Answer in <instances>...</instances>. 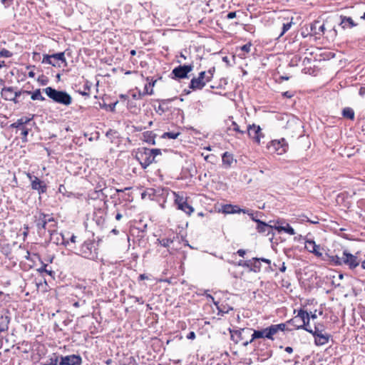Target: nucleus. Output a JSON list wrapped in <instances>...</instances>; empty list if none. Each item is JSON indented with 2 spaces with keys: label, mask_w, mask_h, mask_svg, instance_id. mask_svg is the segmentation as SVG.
<instances>
[{
  "label": "nucleus",
  "mask_w": 365,
  "mask_h": 365,
  "mask_svg": "<svg viewBox=\"0 0 365 365\" xmlns=\"http://www.w3.org/2000/svg\"><path fill=\"white\" fill-rule=\"evenodd\" d=\"M43 91L53 102L62 104L63 106H69L72 103V98L65 91H58L52 87H47Z\"/></svg>",
  "instance_id": "obj_2"
},
{
  "label": "nucleus",
  "mask_w": 365,
  "mask_h": 365,
  "mask_svg": "<svg viewBox=\"0 0 365 365\" xmlns=\"http://www.w3.org/2000/svg\"><path fill=\"white\" fill-rule=\"evenodd\" d=\"M178 237L177 234H175L173 232L169 234L167 237L159 238L157 240V242L163 247H170V244H172L175 239Z\"/></svg>",
  "instance_id": "obj_21"
},
{
  "label": "nucleus",
  "mask_w": 365,
  "mask_h": 365,
  "mask_svg": "<svg viewBox=\"0 0 365 365\" xmlns=\"http://www.w3.org/2000/svg\"><path fill=\"white\" fill-rule=\"evenodd\" d=\"M56 235L57 237L55 243H56L57 245H64L65 246H66L68 244V241L65 240L64 236L62 234L58 233V235Z\"/></svg>",
  "instance_id": "obj_45"
},
{
  "label": "nucleus",
  "mask_w": 365,
  "mask_h": 365,
  "mask_svg": "<svg viewBox=\"0 0 365 365\" xmlns=\"http://www.w3.org/2000/svg\"><path fill=\"white\" fill-rule=\"evenodd\" d=\"M292 24V21H290L283 24L282 31L279 34V37L282 36L287 31L290 29Z\"/></svg>",
  "instance_id": "obj_48"
},
{
  "label": "nucleus",
  "mask_w": 365,
  "mask_h": 365,
  "mask_svg": "<svg viewBox=\"0 0 365 365\" xmlns=\"http://www.w3.org/2000/svg\"><path fill=\"white\" fill-rule=\"evenodd\" d=\"M158 101L160 102V104L158 107L155 106L154 108L156 113L162 115L168 110V107L166 105L171 101V99L158 100Z\"/></svg>",
  "instance_id": "obj_26"
},
{
  "label": "nucleus",
  "mask_w": 365,
  "mask_h": 365,
  "mask_svg": "<svg viewBox=\"0 0 365 365\" xmlns=\"http://www.w3.org/2000/svg\"><path fill=\"white\" fill-rule=\"evenodd\" d=\"M342 115L344 117L351 120L354 119V112L353 109L350 108H345L342 111Z\"/></svg>",
  "instance_id": "obj_42"
},
{
  "label": "nucleus",
  "mask_w": 365,
  "mask_h": 365,
  "mask_svg": "<svg viewBox=\"0 0 365 365\" xmlns=\"http://www.w3.org/2000/svg\"><path fill=\"white\" fill-rule=\"evenodd\" d=\"M82 358L79 354L59 356V365H81Z\"/></svg>",
  "instance_id": "obj_11"
},
{
  "label": "nucleus",
  "mask_w": 365,
  "mask_h": 365,
  "mask_svg": "<svg viewBox=\"0 0 365 365\" xmlns=\"http://www.w3.org/2000/svg\"><path fill=\"white\" fill-rule=\"evenodd\" d=\"M329 33L331 36V37L334 38L336 36V31L334 28L331 29L330 31H329Z\"/></svg>",
  "instance_id": "obj_62"
},
{
  "label": "nucleus",
  "mask_w": 365,
  "mask_h": 365,
  "mask_svg": "<svg viewBox=\"0 0 365 365\" xmlns=\"http://www.w3.org/2000/svg\"><path fill=\"white\" fill-rule=\"evenodd\" d=\"M251 262L252 260L250 259V260H247V261H240L238 264L240 266H242V267H247L249 269H250V264H251Z\"/></svg>",
  "instance_id": "obj_54"
},
{
  "label": "nucleus",
  "mask_w": 365,
  "mask_h": 365,
  "mask_svg": "<svg viewBox=\"0 0 365 365\" xmlns=\"http://www.w3.org/2000/svg\"><path fill=\"white\" fill-rule=\"evenodd\" d=\"M269 223H273V228L278 231V232H284L290 235H294L295 234L294 230L289 223L282 219L269 221Z\"/></svg>",
  "instance_id": "obj_9"
},
{
  "label": "nucleus",
  "mask_w": 365,
  "mask_h": 365,
  "mask_svg": "<svg viewBox=\"0 0 365 365\" xmlns=\"http://www.w3.org/2000/svg\"><path fill=\"white\" fill-rule=\"evenodd\" d=\"M222 161L225 168H228L231 167L234 162L233 155L227 152H225L222 156Z\"/></svg>",
  "instance_id": "obj_31"
},
{
  "label": "nucleus",
  "mask_w": 365,
  "mask_h": 365,
  "mask_svg": "<svg viewBox=\"0 0 365 365\" xmlns=\"http://www.w3.org/2000/svg\"><path fill=\"white\" fill-rule=\"evenodd\" d=\"M41 264H42V266L38 269V271L40 273L46 272V274H48L50 276H53L55 274V272L53 270L47 269V266H48L47 264H45L43 262H41Z\"/></svg>",
  "instance_id": "obj_43"
},
{
  "label": "nucleus",
  "mask_w": 365,
  "mask_h": 365,
  "mask_svg": "<svg viewBox=\"0 0 365 365\" xmlns=\"http://www.w3.org/2000/svg\"><path fill=\"white\" fill-rule=\"evenodd\" d=\"M56 227H53V222H51V225H48V232H50V235L53 237L54 235H58L56 231L55 230Z\"/></svg>",
  "instance_id": "obj_55"
},
{
  "label": "nucleus",
  "mask_w": 365,
  "mask_h": 365,
  "mask_svg": "<svg viewBox=\"0 0 365 365\" xmlns=\"http://www.w3.org/2000/svg\"><path fill=\"white\" fill-rule=\"evenodd\" d=\"M287 322L286 323H281L278 324H272L271 325L272 330L271 333H273V335L276 334L279 331H292V329H289L287 327Z\"/></svg>",
  "instance_id": "obj_30"
},
{
  "label": "nucleus",
  "mask_w": 365,
  "mask_h": 365,
  "mask_svg": "<svg viewBox=\"0 0 365 365\" xmlns=\"http://www.w3.org/2000/svg\"><path fill=\"white\" fill-rule=\"evenodd\" d=\"M42 63L50 64L55 67L60 66V65L58 63H57V62L53 61L51 55H48V54L43 55Z\"/></svg>",
  "instance_id": "obj_40"
},
{
  "label": "nucleus",
  "mask_w": 365,
  "mask_h": 365,
  "mask_svg": "<svg viewBox=\"0 0 365 365\" xmlns=\"http://www.w3.org/2000/svg\"><path fill=\"white\" fill-rule=\"evenodd\" d=\"M23 93L31 94V98L33 101H36V100H38L41 101H45V98L41 95V90L39 88L35 90L33 93H31V91H23Z\"/></svg>",
  "instance_id": "obj_33"
},
{
  "label": "nucleus",
  "mask_w": 365,
  "mask_h": 365,
  "mask_svg": "<svg viewBox=\"0 0 365 365\" xmlns=\"http://www.w3.org/2000/svg\"><path fill=\"white\" fill-rule=\"evenodd\" d=\"M251 46H252V43H247L243 45L242 46L240 47L239 49H240V52L238 53V56L241 58H245V54L250 51Z\"/></svg>",
  "instance_id": "obj_37"
},
{
  "label": "nucleus",
  "mask_w": 365,
  "mask_h": 365,
  "mask_svg": "<svg viewBox=\"0 0 365 365\" xmlns=\"http://www.w3.org/2000/svg\"><path fill=\"white\" fill-rule=\"evenodd\" d=\"M314 337V343L317 346H323L329 342L330 334L327 333H317Z\"/></svg>",
  "instance_id": "obj_24"
},
{
  "label": "nucleus",
  "mask_w": 365,
  "mask_h": 365,
  "mask_svg": "<svg viewBox=\"0 0 365 365\" xmlns=\"http://www.w3.org/2000/svg\"><path fill=\"white\" fill-rule=\"evenodd\" d=\"M294 94L290 91H285L282 93V96L287 98L293 97Z\"/></svg>",
  "instance_id": "obj_57"
},
{
  "label": "nucleus",
  "mask_w": 365,
  "mask_h": 365,
  "mask_svg": "<svg viewBox=\"0 0 365 365\" xmlns=\"http://www.w3.org/2000/svg\"><path fill=\"white\" fill-rule=\"evenodd\" d=\"M271 152L276 153L277 155H282L288 150V143L284 138L279 140H273L267 145Z\"/></svg>",
  "instance_id": "obj_5"
},
{
  "label": "nucleus",
  "mask_w": 365,
  "mask_h": 365,
  "mask_svg": "<svg viewBox=\"0 0 365 365\" xmlns=\"http://www.w3.org/2000/svg\"><path fill=\"white\" fill-rule=\"evenodd\" d=\"M310 29L312 35L314 36L317 38H319L324 34V24H321L320 21H315L311 24Z\"/></svg>",
  "instance_id": "obj_17"
},
{
  "label": "nucleus",
  "mask_w": 365,
  "mask_h": 365,
  "mask_svg": "<svg viewBox=\"0 0 365 365\" xmlns=\"http://www.w3.org/2000/svg\"><path fill=\"white\" fill-rule=\"evenodd\" d=\"M175 195V204L176 205L178 210L183 211L184 212L190 215L194 209L192 206L187 204L186 200L179 194L174 192Z\"/></svg>",
  "instance_id": "obj_12"
},
{
  "label": "nucleus",
  "mask_w": 365,
  "mask_h": 365,
  "mask_svg": "<svg viewBox=\"0 0 365 365\" xmlns=\"http://www.w3.org/2000/svg\"><path fill=\"white\" fill-rule=\"evenodd\" d=\"M251 329H240L239 330L231 332V338L233 341L237 343L239 341L243 339L242 334L250 333Z\"/></svg>",
  "instance_id": "obj_27"
},
{
  "label": "nucleus",
  "mask_w": 365,
  "mask_h": 365,
  "mask_svg": "<svg viewBox=\"0 0 365 365\" xmlns=\"http://www.w3.org/2000/svg\"><path fill=\"white\" fill-rule=\"evenodd\" d=\"M180 135V133H175V132H166L164 133L162 135L163 138H168L170 139H176L178 135Z\"/></svg>",
  "instance_id": "obj_46"
},
{
  "label": "nucleus",
  "mask_w": 365,
  "mask_h": 365,
  "mask_svg": "<svg viewBox=\"0 0 365 365\" xmlns=\"http://www.w3.org/2000/svg\"><path fill=\"white\" fill-rule=\"evenodd\" d=\"M236 17V12L235 11H231V12H229L227 16H226V18L227 19H232Z\"/></svg>",
  "instance_id": "obj_58"
},
{
  "label": "nucleus",
  "mask_w": 365,
  "mask_h": 365,
  "mask_svg": "<svg viewBox=\"0 0 365 365\" xmlns=\"http://www.w3.org/2000/svg\"><path fill=\"white\" fill-rule=\"evenodd\" d=\"M92 86V83L88 80L83 81V83L76 85V92L81 94L83 96L90 97L91 88Z\"/></svg>",
  "instance_id": "obj_16"
},
{
  "label": "nucleus",
  "mask_w": 365,
  "mask_h": 365,
  "mask_svg": "<svg viewBox=\"0 0 365 365\" xmlns=\"http://www.w3.org/2000/svg\"><path fill=\"white\" fill-rule=\"evenodd\" d=\"M206 299H207V305L209 304L213 303L216 306L219 312L227 313L228 312V311H222V310L220 309V308L217 306V303L214 301V298L210 294H207Z\"/></svg>",
  "instance_id": "obj_44"
},
{
  "label": "nucleus",
  "mask_w": 365,
  "mask_h": 365,
  "mask_svg": "<svg viewBox=\"0 0 365 365\" xmlns=\"http://www.w3.org/2000/svg\"><path fill=\"white\" fill-rule=\"evenodd\" d=\"M205 75V71H201L199 74L198 78H193L190 81V88L193 90L202 89L205 85V83L202 82V79Z\"/></svg>",
  "instance_id": "obj_20"
},
{
  "label": "nucleus",
  "mask_w": 365,
  "mask_h": 365,
  "mask_svg": "<svg viewBox=\"0 0 365 365\" xmlns=\"http://www.w3.org/2000/svg\"><path fill=\"white\" fill-rule=\"evenodd\" d=\"M35 123L33 122L32 124L25 125L23 127L19 128L18 130H21V140L23 142H27V136L29 135V131L31 130V127L34 125Z\"/></svg>",
  "instance_id": "obj_32"
},
{
  "label": "nucleus",
  "mask_w": 365,
  "mask_h": 365,
  "mask_svg": "<svg viewBox=\"0 0 365 365\" xmlns=\"http://www.w3.org/2000/svg\"><path fill=\"white\" fill-rule=\"evenodd\" d=\"M330 261L335 266H341L343 265V255L341 257H339L338 255H331L329 256Z\"/></svg>",
  "instance_id": "obj_38"
},
{
  "label": "nucleus",
  "mask_w": 365,
  "mask_h": 365,
  "mask_svg": "<svg viewBox=\"0 0 365 365\" xmlns=\"http://www.w3.org/2000/svg\"><path fill=\"white\" fill-rule=\"evenodd\" d=\"M305 249L310 253L314 254L317 257H322V252L320 245H317L312 240L306 239L304 241Z\"/></svg>",
  "instance_id": "obj_15"
},
{
  "label": "nucleus",
  "mask_w": 365,
  "mask_h": 365,
  "mask_svg": "<svg viewBox=\"0 0 365 365\" xmlns=\"http://www.w3.org/2000/svg\"><path fill=\"white\" fill-rule=\"evenodd\" d=\"M21 93H23V91H14L13 87H4L1 91V96L4 100L14 101L15 103H19L17 98Z\"/></svg>",
  "instance_id": "obj_8"
},
{
  "label": "nucleus",
  "mask_w": 365,
  "mask_h": 365,
  "mask_svg": "<svg viewBox=\"0 0 365 365\" xmlns=\"http://www.w3.org/2000/svg\"><path fill=\"white\" fill-rule=\"evenodd\" d=\"M53 61L57 62L58 63V61H61L62 63H66V58L64 52H59L57 53H54L51 55Z\"/></svg>",
  "instance_id": "obj_39"
},
{
  "label": "nucleus",
  "mask_w": 365,
  "mask_h": 365,
  "mask_svg": "<svg viewBox=\"0 0 365 365\" xmlns=\"http://www.w3.org/2000/svg\"><path fill=\"white\" fill-rule=\"evenodd\" d=\"M81 257L96 261L98 258V249L94 240H86L80 246L78 252H77Z\"/></svg>",
  "instance_id": "obj_1"
},
{
  "label": "nucleus",
  "mask_w": 365,
  "mask_h": 365,
  "mask_svg": "<svg viewBox=\"0 0 365 365\" xmlns=\"http://www.w3.org/2000/svg\"><path fill=\"white\" fill-rule=\"evenodd\" d=\"M319 327H323V325L319 324H316V325L314 326V329H312V332H309V333H310V334H312L313 335V336H316V334H317V333H319H319L323 332V330H322V329H321L319 328Z\"/></svg>",
  "instance_id": "obj_51"
},
{
  "label": "nucleus",
  "mask_w": 365,
  "mask_h": 365,
  "mask_svg": "<svg viewBox=\"0 0 365 365\" xmlns=\"http://www.w3.org/2000/svg\"><path fill=\"white\" fill-rule=\"evenodd\" d=\"M242 212L245 214H247L253 220L254 222L259 223V221H261L259 219H258V217H262L263 215L262 212H254L252 210L250 209H243L242 210Z\"/></svg>",
  "instance_id": "obj_28"
},
{
  "label": "nucleus",
  "mask_w": 365,
  "mask_h": 365,
  "mask_svg": "<svg viewBox=\"0 0 365 365\" xmlns=\"http://www.w3.org/2000/svg\"><path fill=\"white\" fill-rule=\"evenodd\" d=\"M272 328L271 326L263 329L262 330H254L253 334H252L251 339L250 341H245L242 343L243 346H247L249 344H251L255 339L259 338H267L269 339L273 340V333H271Z\"/></svg>",
  "instance_id": "obj_7"
},
{
  "label": "nucleus",
  "mask_w": 365,
  "mask_h": 365,
  "mask_svg": "<svg viewBox=\"0 0 365 365\" xmlns=\"http://www.w3.org/2000/svg\"><path fill=\"white\" fill-rule=\"evenodd\" d=\"M35 222L38 232L41 230L46 229V221L45 220L46 214L41 212H39L38 215L35 216Z\"/></svg>",
  "instance_id": "obj_22"
},
{
  "label": "nucleus",
  "mask_w": 365,
  "mask_h": 365,
  "mask_svg": "<svg viewBox=\"0 0 365 365\" xmlns=\"http://www.w3.org/2000/svg\"><path fill=\"white\" fill-rule=\"evenodd\" d=\"M1 3L5 5V7H9L13 2V0H1Z\"/></svg>",
  "instance_id": "obj_60"
},
{
  "label": "nucleus",
  "mask_w": 365,
  "mask_h": 365,
  "mask_svg": "<svg viewBox=\"0 0 365 365\" xmlns=\"http://www.w3.org/2000/svg\"><path fill=\"white\" fill-rule=\"evenodd\" d=\"M250 264V271L254 272H259L261 270V263L259 262V260L258 258H252Z\"/></svg>",
  "instance_id": "obj_36"
},
{
  "label": "nucleus",
  "mask_w": 365,
  "mask_h": 365,
  "mask_svg": "<svg viewBox=\"0 0 365 365\" xmlns=\"http://www.w3.org/2000/svg\"><path fill=\"white\" fill-rule=\"evenodd\" d=\"M227 84V81L226 79L225 78H222L220 79V82L218 84H215V86H212L211 85L210 86V88L212 89V88H225V86Z\"/></svg>",
  "instance_id": "obj_47"
},
{
  "label": "nucleus",
  "mask_w": 365,
  "mask_h": 365,
  "mask_svg": "<svg viewBox=\"0 0 365 365\" xmlns=\"http://www.w3.org/2000/svg\"><path fill=\"white\" fill-rule=\"evenodd\" d=\"M242 209L240 208L237 205L227 204L221 206V208H220L218 211L225 214H235L242 212Z\"/></svg>",
  "instance_id": "obj_23"
},
{
  "label": "nucleus",
  "mask_w": 365,
  "mask_h": 365,
  "mask_svg": "<svg viewBox=\"0 0 365 365\" xmlns=\"http://www.w3.org/2000/svg\"><path fill=\"white\" fill-rule=\"evenodd\" d=\"M34 115L31 118L29 117H22L18 119L16 122L11 124V127L14 128L19 129L21 127L24 126L25 125H30V123L32 121Z\"/></svg>",
  "instance_id": "obj_25"
},
{
  "label": "nucleus",
  "mask_w": 365,
  "mask_h": 365,
  "mask_svg": "<svg viewBox=\"0 0 365 365\" xmlns=\"http://www.w3.org/2000/svg\"><path fill=\"white\" fill-rule=\"evenodd\" d=\"M343 264L349 267L350 269L357 267L361 261L358 257L349 253L346 250L343 251Z\"/></svg>",
  "instance_id": "obj_10"
},
{
  "label": "nucleus",
  "mask_w": 365,
  "mask_h": 365,
  "mask_svg": "<svg viewBox=\"0 0 365 365\" xmlns=\"http://www.w3.org/2000/svg\"><path fill=\"white\" fill-rule=\"evenodd\" d=\"M6 323L5 324H3V323H0V331H4L8 329V324L9 322V317H6Z\"/></svg>",
  "instance_id": "obj_53"
},
{
  "label": "nucleus",
  "mask_w": 365,
  "mask_h": 365,
  "mask_svg": "<svg viewBox=\"0 0 365 365\" xmlns=\"http://www.w3.org/2000/svg\"><path fill=\"white\" fill-rule=\"evenodd\" d=\"M225 130L230 135L235 136L237 138H240L242 135L246 133V130L242 129L241 125L235 122L232 116H230L225 120Z\"/></svg>",
  "instance_id": "obj_3"
},
{
  "label": "nucleus",
  "mask_w": 365,
  "mask_h": 365,
  "mask_svg": "<svg viewBox=\"0 0 365 365\" xmlns=\"http://www.w3.org/2000/svg\"><path fill=\"white\" fill-rule=\"evenodd\" d=\"M59 364V355L56 353L52 354L48 356V359L45 363H42L41 365H58Z\"/></svg>",
  "instance_id": "obj_34"
},
{
  "label": "nucleus",
  "mask_w": 365,
  "mask_h": 365,
  "mask_svg": "<svg viewBox=\"0 0 365 365\" xmlns=\"http://www.w3.org/2000/svg\"><path fill=\"white\" fill-rule=\"evenodd\" d=\"M155 136H156V135L155 133H153L152 131H146V132L143 133L144 140L150 145L155 144Z\"/></svg>",
  "instance_id": "obj_35"
},
{
  "label": "nucleus",
  "mask_w": 365,
  "mask_h": 365,
  "mask_svg": "<svg viewBox=\"0 0 365 365\" xmlns=\"http://www.w3.org/2000/svg\"><path fill=\"white\" fill-rule=\"evenodd\" d=\"M26 175L31 182V187L32 190H36L40 195L46 192L48 186L44 181L29 173H28Z\"/></svg>",
  "instance_id": "obj_6"
},
{
  "label": "nucleus",
  "mask_w": 365,
  "mask_h": 365,
  "mask_svg": "<svg viewBox=\"0 0 365 365\" xmlns=\"http://www.w3.org/2000/svg\"><path fill=\"white\" fill-rule=\"evenodd\" d=\"M359 93L361 96H364L365 95V87H361Z\"/></svg>",
  "instance_id": "obj_63"
},
{
  "label": "nucleus",
  "mask_w": 365,
  "mask_h": 365,
  "mask_svg": "<svg viewBox=\"0 0 365 365\" xmlns=\"http://www.w3.org/2000/svg\"><path fill=\"white\" fill-rule=\"evenodd\" d=\"M13 56V53L9 51V50H6V48H3L0 51V56L4 57V58H10Z\"/></svg>",
  "instance_id": "obj_50"
},
{
  "label": "nucleus",
  "mask_w": 365,
  "mask_h": 365,
  "mask_svg": "<svg viewBox=\"0 0 365 365\" xmlns=\"http://www.w3.org/2000/svg\"><path fill=\"white\" fill-rule=\"evenodd\" d=\"M339 25L341 26L342 29H351L356 24L354 22L353 19L351 17H346V16H341V22Z\"/></svg>",
  "instance_id": "obj_29"
},
{
  "label": "nucleus",
  "mask_w": 365,
  "mask_h": 365,
  "mask_svg": "<svg viewBox=\"0 0 365 365\" xmlns=\"http://www.w3.org/2000/svg\"><path fill=\"white\" fill-rule=\"evenodd\" d=\"M294 327L296 329H304L307 332H312V329L309 326V322L304 321V322L301 323L300 324H294Z\"/></svg>",
  "instance_id": "obj_41"
},
{
  "label": "nucleus",
  "mask_w": 365,
  "mask_h": 365,
  "mask_svg": "<svg viewBox=\"0 0 365 365\" xmlns=\"http://www.w3.org/2000/svg\"><path fill=\"white\" fill-rule=\"evenodd\" d=\"M300 321L301 323L304 322V321L309 322L310 317L309 313L303 309H299L297 311V315L287 321V324H294L295 322Z\"/></svg>",
  "instance_id": "obj_18"
},
{
  "label": "nucleus",
  "mask_w": 365,
  "mask_h": 365,
  "mask_svg": "<svg viewBox=\"0 0 365 365\" xmlns=\"http://www.w3.org/2000/svg\"><path fill=\"white\" fill-rule=\"evenodd\" d=\"M131 298L133 299L134 301L135 302H138V304H143L144 303V301H143L142 297H135V296H132Z\"/></svg>",
  "instance_id": "obj_56"
},
{
  "label": "nucleus",
  "mask_w": 365,
  "mask_h": 365,
  "mask_svg": "<svg viewBox=\"0 0 365 365\" xmlns=\"http://www.w3.org/2000/svg\"><path fill=\"white\" fill-rule=\"evenodd\" d=\"M65 191H66L65 186L63 185H60V186L58 187V192L63 194Z\"/></svg>",
  "instance_id": "obj_64"
},
{
  "label": "nucleus",
  "mask_w": 365,
  "mask_h": 365,
  "mask_svg": "<svg viewBox=\"0 0 365 365\" xmlns=\"http://www.w3.org/2000/svg\"><path fill=\"white\" fill-rule=\"evenodd\" d=\"M149 153H150L153 156V159L155 160V158L158 155H160L161 154V150L159 149V148H153V149H150V151Z\"/></svg>",
  "instance_id": "obj_52"
},
{
  "label": "nucleus",
  "mask_w": 365,
  "mask_h": 365,
  "mask_svg": "<svg viewBox=\"0 0 365 365\" xmlns=\"http://www.w3.org/2000/svg\"><path fill=\"white\" fill-rule=\"evenodd\" d=\"M193 66L191 65H183L175 67L171 74L173 76V78L180 79L187 77V73L192 70Z\"/></svg>",
  "instance_id": "obj_13"
},
{
  "label": "nucleus",
  "mask_w": 365,
  "mask_h": 365,
  "mask_svg": "<svg viewBox=\"0 0 365 365\" xmlns=\"http://www.w3.org/2000/svg\"><path fill=\"white\" fill-rule=\"evenodd\" d=\"M187 338L188 339H194L195 338V333L194 331H190L187 335Z\"/></svg>",
  "instance_id": "obj_61"
},
{
  "label": "nucleus",
  "mask_w": 365,
  "mask_h": 365,
  "mask_svg": "<svg viewBox=\"0 0 365 365\" xmlns=\"http://www.w3.org/2000/svg\"><path fill=\"white\" fill-rule=\"evenodd\" d=\"M256 229L259 233L265 235L267 236L270 234L273 235V223H266L262 221H259V223H257V225Z\"/></svg>",
  "instance_id": "obj_19"
},
{
  "label": "nucleus",
  "mask_w": 365,
  "mask_h": 365,
  "mask_svg": "<svg viewBox=\"0 0 365 365\" xmlns=\"http://www.w3.org/2000/svg\"><path fill=\"white\" fill-rule=\"evenodd\" d=\"M149 151L150 148H143L136 153V158L144 169L154 162L153 156Z\"/></svg>",
  "instance_id": "obj_4"
},
{
  "label": "nucleus",
  "mask_w": 365,
  "mask_h": 365,
  "mask_svg": "<svg viewBox=\"0 0 365 365\" xmlns=\"http://www.w3.org/2000/svg\"><path fill=\"white\" fill-rule=\"evenodd\" d=\"M245 130L250 138H253L256 143H259L261 137H263L259 125L255 124L249 125Z\"/></svg>",
  "instance_id": "obj_14"
},
{
  "label": "nucleus",
  "mask_w": 365,
  "mask_h": 365,
  "mask_svg": "<svg viewBox=\"0 0 365 365\" xmlns=\"http://www.w3.org/2000/svg\"><path fill=\"white\" fill-rule=\"evenodd\" d=\"M45 220L46 221V225L49 223L53 222V227H56L57 222L51 215L46 214Z\"/></svg>",
  "instance_id": "obj_49"
},
{
  "label": "nucleus",
  "mask_w": 365,
  "mask_h": 365,
  "mask_svg": "<svg viewBox=\"0 0 365 365\" xmlns=\"http://www.w3.org/2000/svg\"><path fill=\"white\" fill-rule=\"evenodd\" d=\"M144 94L139 91L138 93H133L132 96L134 99H140Z\"/></svg>",
  "instance_id": "obj_59"
}]
</instances>
